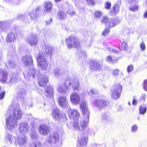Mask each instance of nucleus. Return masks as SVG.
<instances>
[{"instance_id":"obj_1","label":"nucleus","mask_w":147,"mask_h":147,"mask_svg":"<svg viewBox=\"0 0 147 147\" xmlns=\"http://www.w3.org/2000/svg\"><path fill=\"white\" fill-rule=\"evenodd\" d=\"M83 116L80 117L78 111L75 109H71L69 111V118L74 119L73 126L76 131H83L87 126L89 120L90 112L88 109L86 102L83 101L80 104Z\"/></svg>"},{"instance_id":"obj_2","label":"nucleus","mask_w":147,"mask_h":147,"mask_svg":"<svg viewBox=\"0 0 147 147\" xmlns=\"http://www.w3.org/2000/svg\"><path fill=\"white\" fill-rule=\"evenodd\" d=\"M11 113L6 118V123L8 128L10 129L15 128L18 121L20 119L23 115L18 104H14L10 108Z\"/></svg>"},{"instance_id":"obj_3","label":"nucleus","mask_w":147,"mask_h":147,"mask_svg":"<svg viewBox=\"0 0 147 147\" xmlns=\"http://www.w3.org/2000/svg\"><path fill=\"white\" fill-rule=\"evenodd\" d=\"M122 90V88L119 84L113 85L111 91V97L115 100L118 99L120 97Z\"/></svg>"},{"instance_id":"obj_4","label":"nucleus","mask_w":147,"mask_h":147,"mask_svg":"<svg viewBox=\"0 0 147 147\" xmlns=\"http://www.w3.org/2000/svg\"><path fill=\"white\" fill-rule=\"evenodd\" d=\"M59 136L56 132L51 133L47 137V141L51 144H58L59 142Z\"/></svg>"},{"instance_id":"obj_5","label":"nucleus","mask_w":147,"mask_h":147,"mask_svg":"<svg viewBox=\"0 0 147 147\" xmlns=\"http://www.w3.org/2000/svg\"><path fill=\"white\" fill-rule=\"evenodd\" d=\"M75 38L74 36H71L66 40L67 47L69 49L73 47L76 48L79 47L80 45V42L75 41Z\"/></svg>"},{"instance_id":"obj_6","label":"nucleus","mask_w":147,"mask_h":147,"mask_svg":"<svg viewBox=\"0 0 147 147\" xmlns=\"http://www.w3.org/2000/svg\"><path fill=\"white\" fill-rule=\"evenodd\" d=\"M38 131L41 135L46 136L50 133V128L47 125L42 124L38 126Z\"/></svg>"},{"instance_id":"obj_7","label":"nucleus","mask_w":147,"mask_h":147,"mask_svg":"<svg viewBox=\"0 0 147 147\" xmlns=\"http://www.w3.org/2000/svg\"><path fill=\"white\" fill-rule=\"evenodd\" d=\"M27 138L24 134H20L18 138L15 139L16 143H17L21 147H24L26 142Z\"/></svg>"},{"instance_id":"obj_8","label":"nucleus","mask_w":147,"mask_h":147,"mask_svg":"<svg viewBox=\"0 0 147 147\" xmlns=\"http://www.w3.org/2000/svg\"><path fill=\"white\" fill-rule=\"evenodd\" d=\"M107 102L103 100H95L94 102V106L99 110L103 109L107 105Z\"/></svg>"},{"instance_id":"obj_9","label":"nucleus","mask_w":147,"mask_h":147,"mask_svg":"<svg viewBox=\"0 0 147 147\" xmlns=\"http://www.w3.org/2000/svg\"><path fill=\"white\" fill-rule=\"evenodd\" d=\"M70 100L71 102L75 105L79 104L80 100L79 94L76 92H73L70 96Z\"/></svg>"},{"instance_id":"obj_10","label":"nucleus","mask_w":147,"mask_h":147,"mask_svg":"<svg viewBox=\"0 0 147 147\" xmlns=\"http://www.w3.org/2000/svg\"><path fill=\"white\" fill-rule=\"evenodd\" d=\"M28 125L26 123L22 122L20 123L19 130L21 134H24L27 133L28 131Z\"/></svg>"},{"instance_id":"obj_11","label":"nucleus","mask_w":147,"mask_h":147,"mask_svg":"<svg viewBox=\"0 0 147 147\" xmlns=\"http://www.w3.org/2000/svg\"><path fill=\"white\" fill-rule=\"evenodd\" d=\"M88 137L84 136L78 140L77 147H86Z\"/></svg>"},{"instance_id":"obj_12","label":"nucleus","mask_w":147,"mask_h":147,"mask_svg":"<svg viewBox=\"0 0 147 147\" xmlns=\"http://www.w3.org/2000/svg\"><path fill=\"white\" fill-rule=\"evenodd\" d=\"M59 105L63 107H65L68 105L67 98L64 96H61L58 99Z\"/></svg>"},{"instance_id":"obj_13","label":"nucleus","mask_w":147,"mask_h":147,"mask_svg":"<svg viewBox=\"0 0 147 147\" xmlns=\"http://www.w3.org/2000/svg\"><path fill=\"white\" fill-rule=\"evenodd\" d=\"M8 73L6 70L3 68L0 69V81L4 83L7 78Z\"/></svg>"},{"instance_id":"obj_14","label":"nucleus","mask_w":147,"mask_h":147,"mask_svg":"<svg viewBox=\"0 0 147 147\" xmlns=\"http://www.w3.org/2000/svg\"><path fill=\"white\" fill-rule=\"evenodd\" d=\"M17 35L16 34L11 32L9 33L6 38V41L7 42L11 43L14 41L16 38Z\"/></svg>"},{"instance_id":"obj_15","label":"nucleus","mask_w":147,"mask_h":147,"mask_svg":"<svg viewBox=\"0 0 147 147\" xmlns=\"http://www.w3.org/2000/svg\"><path fill=\"white\" fill-rule=\"evenodd\" d=\"M53 88L51 86L47 87L45 88V94L49 98H52L53 97Z\"/></svg>"},{"instance_id":"obj_16","label":"nucleus","mask_w":147,"mask_h":147,"mask_svg":"<svg viewBox=\"0 0 147 147\" xmlns=\"http://www.w3.org/2000/svg\"><path fill=\"white\" fill-rule=\"evenodd\" d=\"M52 115L55 120H59L60 118L59 109L57 107L55 108L53 110Z\"/></svg>"},{"instance_id":"obj_17","label":"nucleus","mask_w":147,"mask_h":147,"mask_svg":"<svg viewBox=\"0 0 147 147\" xmlns=\"http://www.w3.org/2000/svg\"><path fill=\"white\" fill-rule=\"evenodd\" d=\"M57 90L59 92L65 94L67 91V88L65 84H63L57 87Z\"/></svg>"},{"instance_id":"obj_18","label":"nucleus","mask_w":147,"mask_h":147,"mask_svg":"<svg viewBox=\"0 0 147 147\" xmlns=\"http://www.w3.org/2000/svg\"><path fill=\"white\" fill-rule=\"evenodd\" d=\"M49 78L46 76H43L41 80L38 82L39 85L40 86H45L47 84Z\"/></svg>"},{"instance_id":"obj_19","label":"nucleus","mask_w":147,"mask_h":147,"mask_svg":"<svg viewBox=\"0 0 147 147\" xmlns=\"http://www.w3.org/2000/svg\"><path fill=\"white\" fill-rule=\"evenodd\" d=\"M33 128L31 129L30 132V135L31 138L32 140L37 139L38 137V134L36 131L35 128H34L33 124L32 125Z\"/></svg>"},{"instance_id":"obj_20","label":"nucleus","mask_w":147,"mask_h":147,"mask_svg":"<svg viewBox=\"0 0 147 147\" xmlns=\"http://www.w3.org/2000/svg\"><path fill=\"white\" fill-rule=\"evenodd\" d=\"M22 60L26 64H32L33 63L32 59L30 56L24 57L22 58Z\"/></svg>"},{"instance_id":"obj_21","label":"nucleus","mask_w":147,"mask_h":147,"mask_svg":"<svg viewBox=\"0 0 147 147\" xmlns=\"http://www.w3.org/2000/svg\"><path fill=\"white\" fill-rule=\"evenodd\" d=\"M119 11V7L118 6L115 5L113 7V9L110 11V14L111 15H115Z\"/></svg>"},{"instance_id":"obj_22","label":"nucleus","mask_w":147,"mask_h":147,"mask_svg":"<svg viewBox=\"0 0 147 147\" xmlns=\"http://www.w3.org/2000/svg\"><path fill=\"white\" fill-rule=\"evenodd\" d=\"M52 5L50 2H47L45 3V10L47 12H50L52 8Z\"/></svg>"},{"instance_id":"obj_23","label":"nucleus","mask_w":147,"mask_h":147,"mask_svg":"<svg viewBox=\"0 0 147 147\" xmlns=\"http://www.w3.org/2000/svg\"><path fill=\"white\" fill-rule=\"evenodd\" d=\"M6 141L8 143L11 144L12 142H14L15 140L14 137L12 135L7 134L6 135Z\"/></svg>"},{"instance_id":"obj_24","label":"nucleus","mask_w":147,"mask_h":147,"mask_svg":"<svg viewBox=\"0 0 147 147\" xmlns=\"http://www.w3.org/2000/svg\"><path fill=\"white\" fill-rule=\"evenodd\" d=\"M36 73L34 68L33 67H32L30 69L27 74L29 76H32L33 78H34Z\"/></svg>"},{"instance_id":"obj_25","label":"nucleus","mask_w":147,"mask_h":147,"mask_svg":"<svg viewBox=\"0 0 147 147\" xmlns=\"http://www.w3.org/2000/svg\"><path fill=\"white\" fill-rule=\"evenodd\" d=\"M118 23V22L117 20L112 19L108 22V25L109 28H112L115 26Z\"/></svg>"},{"instance_id":"obj_26","label":"nucleus","mask_w":147,"mask_h":147,"mask_svg":"<svg viewBox=\"0 0 147 147\" xmlns=\"http://www.w3.org/2000/svg\"><path fill=\"white\" fill-rule=\"evenodd\" d=\"M72 87L74 90H78L79 88V82L77 80H76L73 83Z\"/></svg>"},{"instance_id":"obj_27","label":"nucleus","mask_w":147,"mask_h":147,"mask_svg":"<svg viewBox=\"0 0 147 147\" xmlns=\"http://www.w3.org/2000/svg\"><path fill=\"white\" fill-rule=\"evenodd\" d=\"M25 90L24 89L22 88L18 90L17 94L18 96L22 98L23 95L25 94Z\"/></svg>"},{"instance_id":"obj_28","label":"nucleus","mask_w":147,"mask_h":147,"mask_svg":"<svg viewBox=\"0 0 147 147\" xmlns=\"http://www.w3.org/2000/svg\"><path fill=\"white\" fill-rule=\"evenodd\" d=\"M41 144L39 142H32L30 144L29 147H41Z\"/></svg>"},{"instance_id":"obj_29","label":"nucleus","mask_w":147,"mask_h":147,"mask_svg":"<svg viewBox=\"0 0 147 147\" xmlns=\"http://www.w3.org/2000/svg\"><path fill=\"white\" fill-rule=\"evenodd\" d=\"M121 48L122 50H127L128 48L127 43L124 42H123L121 44Z\"/></svg>"},{"instance_id":"obj_30","label":"nucleus","mask_w":147,"mask_h":147,"mask_svg":"<svg viewBox=\"0 0 147 147\" xmlns=\"http://www.w3.org/2000/svg\"><path fill=\"white\" fill-rule=\"evenodd\" d=\"M146 111V108L143 106H141L139 107V111L140 114H144Z\"/></svg>"},{"instance_id":"obj_31","label":"nucleus","mask_w":147,"mask_h":147,"mask_svg":"<svg viewBox=\"0 0 147 147\" xmlns=\"http://www.w3.org/2000/svg\"><path fill=\"white\" fill-rule=\"evenodd\" d=\"M100 65H90V67L92 70H97L100 69Z\"/></svg>"},{"instance_id":"obj_32","label":"nucleus","mask_w":147,"mask_h":147,"mask_svg":"<svg viewBox=\"0 0 147 147\" xmlns=\"http://www.w3.org/2000/svg\"><path fill=\"white\" fill-rule=\"evenodd\" d=\"M110 31V30L109 28H106L103 31L102 34L104 36H107L109 33Z\"/></svg>"},{"instance_id":"obj_33","label":"nucleus","mask_w":147,"mask_h":147,"mask_svg":"<svg viewBox=\"0 0 147 147\" xmlns=\"http://www.w3.org/2000/svg\"><path fill=\"white\" fill-rule=\"evenodd\" d=\"M62 73L59 69H55L54 71L55 76L56 77H58L60 76L61 74Z\"/></svg>"},{"instance_id":"obj_34","label":"nucleus","mask_w":147,"mask_h":147,"mask_svg":"<svg viewBox=\"0 0 147 147\" xmlns=\"http://www.w3.org/2000/svg\"><path fill=\"white\" fill-rule=\"evenodd\" d=\"M146 96V95L145 94H142L140 98V101L141 102L144 103L145 101Z\"/></svg>"},{"instance_id":"obj_35","label":"nucleus","mask_w":147,"mask_h":147,"mask_svg":"<svg viewBox=\"0 0 147 147\" xmlns=\"http://www.w3.org/2000/svg\"><path fill=\"white\" fill-rule=\"evenodd\" d=\"M58 15L61 20L64 19L65 18L64 14L62 11H59L58 13Z\"/></svg>"},{"instance_id":"obj_36","label":"nucleus","mask_w":147,"mask_h":147,"mask_svg":"<svg viewBox=\"0 0 147 147\" xmlns=\"http://www.w3.org/2000/svg\"><path fill=\"white\" fill-rule=\"evenodd\" d=\"M138 5H135L130 7L129 9L131 11H134L138 10Z\"/></svg>"},{"instance_id":"obj_37","label":"nucleus","mask_w":147,"mask_h":147,"mask_svg":"<svg viewBox=\"0 0 147 147\" xmlns=\"http://www.w3.org/2000/svg\"><path fill=\"white\" fill-rule=\"evenodd\" d=\"M109 18L106 16H104L101 20V22L102 23L106 24L108 22Z\"/></svg>"},{"instance_id":"obj_38","label":"nucleus","mask_w":147,"mask_h":147,"mask_svg":"<svg viewBox=\"0 0 147 147\" xmlns=\"http://www.w3.org/2000/svg\"><path fill=\"white\" fill-rule=\"evenodd\" d=\"M111 4L110 2H106L105 3V8L107 9H110L111 8Z\"/></svg>"},{"instance_id":"obj_39","label":"nucleus","mask_w":147,"mask_h":147,"mask_svg":"<svg viewBox=\"0 0 147 147\" xmlns=\"http://www.w3.org/2000/svg\"><path fill=\"white\" fill-rule=\"evenodd\" d=\"M28 42H29L31 45H36L37 44L38 42V40H36V41H34L33 40H32V41L31 40H30L29 39H28Z\"/></svg>"},{"instance_id":"obj_40","label":"nucleus","mask_w":147,"mask_h":147,"mask_svg":"<svg viewBox=\"0 0 147 147\" xmlns=\"http://www.w3.org/2000/svg\"><path fill=\"white\" fill-rule=\"evenodd\" d=\"M137 126L136 125H134L132 127L131 129V131L133 132H135L137 131Z\"/></svg>"},{"instance_id":"obj_41","label":"nucleus","mask_w":147,"mask_h":147,"mask_svg":"<svg viewBox=\"0 0 147 147\" xmlns=\"http://www.w3.org/2000/svg\"><path fill=\"white\" fill-rule=\"evenodd\" d=\"M90 92L92 94H96L98 93V91L97 90L92 88L90 89Z\"/></svg>"},{"instance_id":"obj_42","label":"nucleus","mask_w":147,"mask_h":147,"mask_svg":"<svg viewBox=\"0 0 147 147\" xmlns=\"http://www.w3.org/2000/svg\"><path fill=\"white\" fill-rule=\"evenodd\" d=\"M94 15L96 18H100L102 16V13L98 11L95 12Z\"/></svg>"},{"instance_id":"obj_43","label":"nucleus","mask_w":147,"mask_h":147,"mask_svg":"<svg viewBox=\"0 0 147 147\" xmlns=\"http://www.w3.org/2000/svg\"><path fill=\"white\" fill-rule=\"evenodd\" d=\"M133 101L132 104L133 105H136L137 104V101L136 99V97L135 96L133 97Z\"/></svg>"},{"instance_id":"obj_44","label":"nucleus","mask_w":147,"mask_h":147,"mask_svg":"<svg viewBox=\"0 0 147 147\" xmlns=\"http://www.w3.org/2000/svg\"><path fill=\"white\" fill-rule=\"evenodd\" d=\"M106 61L107 62H111L113 61L112 57L110 55H109L107 57Z\"/></svg>"},{"instance_id":"obj_45","label":"nucleus","mask_w":147,"mask_h":147,"mask_svg":"<svg viewBox=\"0 0 147 147\" xmlns=\"http://www.w3.org/2000/svg\"><path fill=\"white\" fill-rule=\"evenodd\" d=\"M47 65H38V67L39 68H41L42 70H45L47 67Z\"/></svg>"},{"instance_id":"obj_46","label":"nucleus","mask_w":147,"mask_h":147,"mask_svg":"<svg viewBox=\"0 0 147 147\" xmlns=\"http://www.w3.org/2000/svg\"><path fill=\"white\" fill-rule=\"evenodd\" d=\"M133 67L132 65L128 66L127 68V71L128 73L130 72L131 71L133 70Z\"/></svg>"},{"instance_id":"obj_47","label":"nucleus","mask_w":147,"mask_h":147,"mask_svg":"<svg viewBox=\"0 0 147 147\" xmlns=\"http://www.w3.org/2000/svg\"><path fill=\"white\" fill-rule=\"evenodd\" d=\"M140 46L142 51H144L145 49V47L144 42H141L140 45Z\"/></svg>"},{"instance_id":"obj_48","label":"nucleus","mask_w":147,"mask_h":147,"mask_svg":"<svg viewBox=\"0 0 147 147\" xmlns=\"http://www.w3.org/2000/svg\"><path fill=\"white\" fill-rule=\"evenodd\" d=\"M144 89L145 90L147 91V79L144 81Z\"/></svg>"},{"instance_id":"obj_49","label":"nucleus","mask_w":147,"mask_h":147,"mask_svg":"<svg viewBox=\"0 0 147 147\" xmlns=\"http://www.w3.org/2000/svg\"><path fill=\"white\" fill-rule=\"evenodd\" d=\"M5 92H3L0 93V99H2L5 96Z\"/></svg>"},{"instance_id":"obj_50","label":"nucleus","mask_w":147,"mask_h":147,"mask_svg":"<svg viewBox=\"0 0 147 147\" xmlns=\"http://www.w3.org/2000/svg\"><path fill=\"white\" fill-rule=\"evenodd\" d=\"M102 118L103 119L106 120L108 119V116L107 114H104L102 115Z\"/></svg>"},{"instance_id":"obj_51","label":"nucleus","mask_w":147,"mask_h":147,"mask_svg":"<svg viewBox=\"0 0 147 147\" xmlns=\"http://www.w3.org/2000/svg\"><path fill=\"white\" fill-rule=\"evenodd\" d=\"M119 72V70L118 69H115V70L113 72V75H114L115 76H116L118 75V73Z\"/></svg>"},{"instance_id":"obj_52","label":"nucleus","mask_w":147,"mask_h":147,"mask_svg":"<svg viewBox=\"0 0 147 147\" xmlns=\"http://www.w3.org/2000/svg\"><path fill=\"white\" fill-rule=\"evenodd\" d=\"M88 2L92 5H94L95 4L94 1V0H88Z\"/></svg>"},{"instance_id":"obj_53","label":"nucleus","mask_w":147,"mask_h":147,"mask_svg":"<svg viewBox=\"0 0 147 147\" xmlns=\"http://www.w3.org/2000/svg\"><path fill=\"white\" fill-rule=\"evenodd\" d=\"M117 110L118 111H122L123 108L122 107L121 105H119L117 107Z\"/></svg>"},{"instance_id":"obj_54","label":"nucleus","mask_w":147,"mask_h":147,"mask_svg":"<svg viewBox=\"0 0 147 147\" xmlns=\"http://www.w3.org/2000/svg\"><path fill=\"white\" fill-rule=\"evenodd\" d=\"M52 21V20L51 19H50L49 20H47L46 21V22L47 24H50Z\"/></svg>"},{"instance_id":"obj_55","label":"nucleus","mask_w":147,"mask_h":147,"mask_svg":"<svg viewBox=\"0 0 147 147\" xmlns=\"http://www.w3.org/2000/svg\"><path fill=\"white\" fill-rule=\"evenodd\" d=\"M143 17L145 18H147V10L143 14Z\"/></svg>"},{"instance_id":"obj_56","label":"nucleus","mask_w":147,"mask_h":147,"mask_svg":"<svg viewBox=\"0 0 147 147\" xmlns=\"http://www.w3.org/2000/svg\"><path fill=\"white\" fill-rule=\"evenodd\" d=\"M112 51L114 53H118V51L117 50L115 49H113L112 50Z\"/></svg>"},{"instance_id":"obj_57","label":"nucleus","mask_w":147,"mask_h":147,"mask_svg":"<svg viewBox=\"0 0 147 147\" xmlns=\"http://www.w3.org/2000/svg\"><path fill=\"white\" fill-rule=\"evenodd\" d=\"M75 12L73 11L70 14L71 16H73V15H75Z\"/></svg>"},{"instance_id":"obj_58","label":"nucleus","mask_w":147,"mask_h":147,"mask_svg":"<svg viewBox=\"0 0 147 147\" xmlns=\"http://www.w3.org/2000/svg\"><path fill=\"white\" fill-rule=\"evenodd\" d=\"M107 49L108 50H110L111 51V49L109 48V47H108L107 48Z\"/></svg>"},{"instance_id":"obj_59","label":"nucleus","mask_w":147,"mask_h":147,"mask_svg":"<svg viewBox=\"0 0 147 147\" xmlns=\"http://www.w3.org/2000/svg\"><path fill=\"white\" fill-rule=\"evenodd\" d=\"M128 105L130 106L131 105V104H130V102H128Z\"/></svg>"},{"instance_id":"obj_60","label":"nucleus","mask_w":147,"mask_h":147,"mask_svg":"<svg viewBox=\"0 0 147 147\" xmlns=\"http://www.w3.org/2000/svg\"><path fill=\"white\" fill-rule=\"evenodd\" d=\"M92 63H93V64H94L95 63V62H94V61H93V62H92Z\"/></svg>"},{"instance_id":"obj_61","label":"nucleus","mask_w":147,"mask_h":147,"mask_svg":"<svg viewBox=\"0 0 147 147\" xmlns=\"http://www.w3.org/2000/svg\"><path fill=\"white\" fill-rule=\"evenodd\" d=\"M135 0H130V1L131 2H133V1H135Z\"/></svg>"},{"instance_id":"obj_62","label":"nucleus","mask_w":147,"mask_h":147,"mask_svg":"<svg viewBox=\"0 0 147 147\" xmlns=\"http://www.w3.org/2000/svg\"><path fill=\"white\" fill-rule=\"evenodd\" d=\"M1 24L0 23V28L1 27Z\"/></svg>"},{"instance_id":"obj_63","label":"nucleus","mask_w":147,"mask_h":147,"mask_svg":"<svg viewBox=\"0 0 147 147\" xmlns=\"http://www.w3.org/2000/svg\"><path fill=\"white\" fill-rule=\"evenodd\" d=\"M60 143H61V144H62V143L61 141L60 142Z\"/></svg>"},{"instance_id":"obj_64","label":"nucleus","mask_w":147,"mask_h":147,"mask_svg":"<svg viewBox=\"0 0 147 147\" xmlns=\"http://www.w3.org/2000/svg\"><path fill=\"white\" fill-rule=\"evenodd\" d=\"M1 87L0 86V90H1Z\"/></svg>"}]
</instances>
